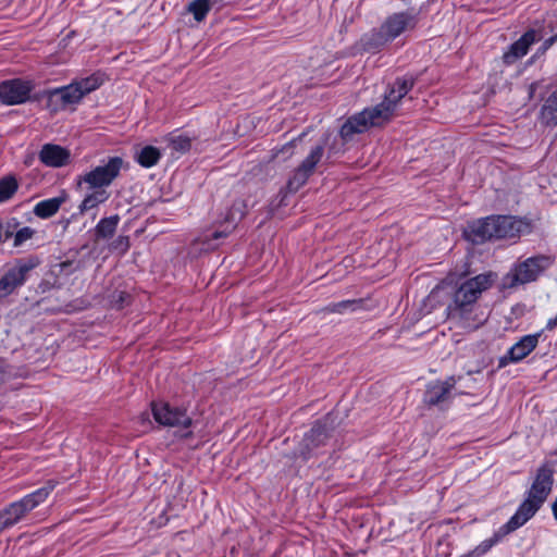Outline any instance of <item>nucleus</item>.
Here are the masks:
<instances>
[{
  "label": "nucleus",
  "mask_w": 557,
  "mask_h": 557,
  "mask_svg": "<svg viewBox=\"0 0 557 557\" xmlns=\"http://www.w3.org/2000/svg\"><path fill=\"white\" fill-rule=\"evenodd\" d=\"M83 99V92L76 82L47 92V108L51 112L64 110L67 106L78 103Z\"/></svg>",
  "instance_id": "15"
},
{
  "label": "nucleus",
  "mask_w": 557,
  "mask_h": 557,
  "mask_svg": "<svg viewBox=\"0 0 557 557\" xmlns=\"http://www.w3.org/2000/svg\"><path fill=\"white\" fill-rule=\"evenodd\" d=\"M547 85L545 84V81H536L529 85V96L530 98H534L535 95L539 92V95L542 97V92L544 89H546Z\"/></svg>",
  "instance_id": "35"
},
{
  "label": "nucleus",
  "mask_w": 557,
  "mask_h": 557,
  "mask_svg": "<svg viewBox=\"0 0 557 557\" xmlns=\"http://www.w3.org/2000/svg\"><path fill=\"white\" fill-rule=\"evenodd\" d=\"M417 15L410 12H398L388 15L380 27L363 34L359 40L366 52H380L388 42L417 26Z\"/></svg>",
  "instance_id": "4"
},
{
  "label": "nucleus",
  "mask_w": 557,
  "mask_h": 557,
  "mask_svg": "<svg viewBox=\"0 0 557 557\" xmlns=\"http://www.w3.org/2000/svg\"><path fill=\"white\" fill-rule=\"evenodd\" d=\"M171 148L180 153L187 152L191 147V138L186 135H176L170 138Z\"/></svg>",
  "instance_id": "31"
},
{
  "label": "nucleus",
  "mask_w": 557,
  "mask_h": 557,
  "mask_svg": "<svg viewBox=\"0 0 557 557\" xmlns=\"http://www.w3.org/2000/svg\"><path fill=\"white\" fill-rule=\"evenodd\" d=\"M88 193L85 195L83 201L78 206V213L84 214L92 209H96L99 205L106 202L110 194L106 189L88 188Z\"/></svg>",
  "instance_id": "21"
},
{
  "label": "nucleus",
  "mask_w": 557,
  "mask_h": 557,
  "mask_svg": "<svg viewBox=\"0 0 557 557\" xmlns=\"http://www.w3.org/2000/svg\"><path fill=\"white\" fill-rule=\"evenodd\" d=\"M554 483L553 469L543 465L537 469L534 481L527 493V497L543 505L549 495Z\"/></svg>",
  "instance_id": "17"
},
{
  "label": "nucleus",
  "mask_w": 557,
  "mask_h": 557,
  "mask_svg": "<svg viewBox=\"0 0 557 557\" xmlns=\"http://www.w3.org/2000/svg\"><path fill=\"white\" fill-rule=\"evenodd\" d=\"M541 336L542 332L522 336L508 349L506 355L499 358L498 368H505L510 363H518L523 360L536 348Z\"/></svg>",
  "instance_id": "16"
},
{
  "label": "nucleus",
  "mask_w": 557,
  "mask_h": 557,
  "mask_svg": "<svg viewBox=\"0 0 557 557\" xmlns=\"http://www.w3.org/2000/svg\"><path fill=\"white\" fill-rule=\"evenodd\" d=\"M123 163L124 161L121 157H111L107 163L79 175L77 185L79 187L87 185V188L106 189L120 175Z\"/></svg>",
  "instance_id": "6"
},
{
  "label": "nucleus",
  "mask_w": 557,
  "mask_h": 557,
  "mask_svg": "<svg viewBox=\"0 0 557 557\" xmlns=\"http://www.w3.org/2000/svg\"><path fill=\"white\" fill-rule=\"evenodd\" d=\"M17 226L18 222L16 219H11L7 222H0L1 242H5L7 239L14 237Z\"/></svg>",
  "instance_id": "32"
},
{
  "label": "nucleus",
  "mask_w": 557,
  "mask_h": 557,
  "mask_svg": "<svg viewBox=\"0 0 557 557\" xmlns=\"http://www.w3.org/2000/svg\"><path fill=\"white\" fill-rule=\"evenodd\" d=\"M18 188L16 178L12 175L4 176L0 180V203L8 201L13 197Z\"/></svg>",
  "instance_id": "29"
},
{
  "label": "nucleus",
  "mask_w": 557,
  "mask_h": 557,
  "mask_svg": "<svg viewBox=\"0 0 557 557\" xmlns=\"http://www.w3.org/2000/svg\"><path fill=\"white\" fill-rule=\"evenodd\" d=\"M37 261L17 260L13 267L0 278V298H5L11 295L16 288L21 287L25 282L27 274L36 268Z\"/></svg>",
  "instance_id": "10"
},
{
  "label": "nucleus",
  "mask_w": 557,
  "mask_h": 557,
  "mask_svg": "<svg viewBox=\"0 0 557 557\" xmlns=\"http://www.w3.org/2000/svg\"><path fill=\"white\" fill-rule=\"evenodd\" d=\"M30 81L22 78L7 79L0 83V101L5 106H16L27 102L34 89Z\"/></svg>",
  "instance_id": "14"
},
{
  "label": "nucleus",
  "mask_w": 557,
  "mask_h": 557,
  "mask_svg": "<svg viewBox=\"0 0 557 557\" xmlns=\"http://www.w3.org/2000/svg\"><path fill=\"white\" fill-rule=\"evenodd\" d=\"M542 507L541 504L527 497L518 507L515 515L503 524V533H511L524 525Z\"/></svg>",
  "instance_id": "19"
},
{
  "label": "nucleus",
  "mask_w": 557,
  "mask_h": 557,
  "mask_svg": "<svg viewBox=\"0 0 557 557\" xmlns=\"http://www.w3.org/2000/svg\"><path fill=\"white\" fill-rule=\"evenodd\" d=\"M39 160L47 166L61 168L69 163L70 152L61 146L46 144L39 152Z\"/></svg>",
  "instance_id": "20"
},
{
  "label": "nucleus",
  "mask_w": 557,
  "mask_h": 557,
  "mask_svg": "<svg viewBox=\"0 0 557 557\" xmlns=\"http://www.w3.org/2000/svg\"><path fill=\"white\" fill-rule=\"evenodd\" d=\"M245 207L243 201H235L225 212L223 220L219 221V228L212 232L211 238L220 239L228 236L237 223L245 216Z\"/></svg>",
  "instance_id": "18"
},
{
  "label": "nucleus",
  "mask_w": 557,
  "mask_h": 557,
  "mask_svg": "<svg viewBox=\"0 0 557 557\" xmlns=\"http://www.w3.org/2000/svg\"><path fill=\"white\" fill-rule=\"evenodd\" d=\"M106 81V75L101 72H96L88 77L81 78L75 81L78 88L83 92V97L98 89L101 85H103Z\"/></svg>",
  "instance_id": "26"
},
{
  "label": "nucleus",
  "mask_w": 557,
  "mask_h": 557,
  "mask_svg": "<svg viewBox=\"0 0 557 557\" xmlns=\"http://www.w3.org/2000/svg\"><path fill=\"white\" fill-rule=\"evenodd\" d=\"M533 221L527 216L491 215L468 225L466 237L474 244L492 239H517L533 232Z\"/></svg>",
  "instance_id": "3"
},
{
  "label": "nucleus",
  "mask_w": 557,
  "mask_h": 557,
  "mask_svg": "<svg viewBox=\"0 0 557 557\" xmlns=\"http://www.w3.org/2000/svg\"><path fill=\"white\" fill-rule=\"evenodd\" d=\"M129 248V238L128 236H119L112 243V249L120 250L121 252H125Z\"/></svg>",
  "instance_id": "36"
},
{
  "label": "nucleus",
  "mask_w": 557,
  "mask_h": 557,
  "mask_svg": "<svg viewBox=\"0 0 557 557\" xmlns=\"http://www.w3.org/2000/svg\"><path fill=\"white\" fill-rule=\"evenodd\" d=\"M540 121L546 126L557 125V89L544 100L540 111Z\"/></svg>",
  "instance_id": "22"
},
{
  "label": "nucleus",
  "mask_w": 557,
  "mask_h": 557,
  "mask_svg": "<svg viewBox=\"0 0 557 557\" xmlns=\"http://www.w3.org/2000/svg\"><path fill=\"white\" fill-rule=\"evenodd\" d=\"M64 201L65 197L63 196L41 200L36 203L33 212L40 219H49L59 211Z\"/></svg>",
  "instance_id": "23"
},
{
  "label": "nucleus",
  "mask_w": 557,
  "mask_h": 557,
  "mask_svg": "<svg viewBox=\"0 0 557 557\" xmlns=\"http://www.w3.org/2000/svg\"><path fill=\"white\" fill-rule=\"evenodd\" d=\"M34 234H35V231L29 226H24L20 230H16L15 235L13 237L14 238L13 246L14 247L22 246L26 240L30 239Z\"/></svg>",
  "instance_id": "33"
},
{
  "label": "nucleus",
  "mask_w": 557,
  "mask_h": 557,
  "mask_svg": "<svg viewBox=\"0 0 557 557\" xmlns=\"http://www.w3.org/2000/svg\"><path fill=\"white\" fill-rule=\"evenodd\" d=\"M161 158V152L157 147L153 146H145L136 153V161L143 168H151L156 165Z\"/></svg>",
  "instance_id": "25"
},
{
  "label": "nucleus",
  "mask_w": 557,
  "mask_h": 557,
  "mask_svg": "<svg viewBox=\"0 0 557 557\" xmlns=\"http://www.w3.org/2000/svg\"><path fill=\"white\" fill-rule=\"evenodd\" d=\"M324 153L323 145H317L307 156V158L300 163V165L294 171L292 176L288 178L286 189L288 193L298 191L312 175L317 164L321 161Z\"/></svg>",
  "instance_id": "13"
},
{
  "label": "nucleus",
  "mask_w": 557,
  "mask_h": 557,
  "mask_svg": "<svg viewBox=\"0 0 557 557\" xmlns=\"http://www.w3.org/2000/svg\"><path fill=\"white\" fill-rule=\"evenodd\" d=\"M55 484L49 481L45 486L27 494L22 499L10 504L3 511L10 527L17 523L28 511L44 503L49 494L53 491Z\"/></svg>",
  "instance_id": "7"
},
{
  "label": "nucleus",
  "mask_w": 557,
  "mask_h": 557,
  "mask_svg": "<svg viewBox=\"0 0 557 557\" xmlns=\"http://www.w3.org/2000/svg\"><path fill=\"white\" fill-rule=\"evenodd\" d=\"M546 34L543 24H535L508 47L507 51L503 54V62L506 65L516 63L529 52L531 45L543 40Z\"/></svg>",
  "instance_id": "9"
},
{
  "label": "nucleus",
  "mask_w": 557,
  "mask_h": 557,
  "mask_svg": "<svg viewBox=\"0 0 557 557\" xmlns=\"http://www.w3.org/2000/svg\"><path fill=\"white\" fill-rule=\"evenodd\" d=\"M7 528H10V524H8L7 518L3 517V513L0 512V532Z\"/></svg>",
  "instance_id": "38"
},
{
  "label": "nucleus",
  "mask_w": 557,
  "mask_h": 557,
  "mask_svg": "<svg viewBox=\"0 0 557 557\" xmlns=\"http://www.w3.org/2000/svg\"><path fill=\"white\" fill-rule=\"evenodd\" d=\"M295 140H290L284 146V150L289 151L292 147L294 146Z\"/></svg>",
  "instance_id": "41"
},
{
  "label": "nucleus",
  "mask_w": 557,
  "mask_h": 557,
  "mask_svg": "<svg viewBox=\"0 0 557 557\" xmlns=\"http://www.w3.org/2000/svg\"><path fill=\"white\" fill-rule=\"evenodd\" d=\"M152 414L154 420L162 426L174 428L182 438H189L193 435L190 430L193 418L187 414V410L182 407L173 406L169 403H152Z\"/></svg>",
  "instance_id": "5"
},
{
  "label": "nucleus",
  "mask_w": 557,
  "mask_h": 557,
  "mask_svg": "<svg viewBox=\"0 0 557 557\" xmlns=\"http://www.w3.org/2000/svg\"><path fill=\"white\" fill-rule=\"evenodd\" d=\"M414 78L411 75L397 77L391 84L382 102L374 107L363 109L361 112L348 117L342 125L339 135L344 141H348L356 134H361L372 126H379L391 120L399 101L413 88Z\"/></svg>",
  "instance_id": "1"
},
{
  "label": "nucleus",
  "mask_w": 557,
  "mask_h": 557,
  "mask_svg": "<svg viewBox=\"0 0 557 557\" xmlns=\"http://www.w3.org/2000/svg\"><path fill=\"white\" fill-rule=\"evenodd\" d=\"M362 305V300L357 299H348V300H342L338 302L330 304L325 307L326 312L331 313H346V312H354L357 309H359Z\"/></svg>",
  "instance_id": "28"
},
{
  "label": "nucleus",
  "mask_w": 557,
  "mask_h": 557,
  "mask_svg": "<svg viewBox=\"0 0 557 557\" xmlns=\"http://www.w3.org/2000/svg\"><path fill=\"white\" fill-rule=\"evenodd\" d=\"M455 386V376H449L445 381L430 382L423 395L424 404L441 409L447 408L454 398Z\"/></svg>",
  "instance_id": "12"
},
{
  "label": "nucleus",
  "mask_w": 557,
  "mask_h": 557,
  "mask_svg": "<svg viewBox=\"0 0 557 557\" xmlns=\"http://www.w3.org/2000/svg\"><path fill=\"white\" fill-rule=\"evenodd\" d=\"M329 420L330 418L326 417L323 421L315 422L310 431L305 434L296 453L304 461L314 456L315 450L325 445L326 441L330 438L331 423H329Z\"/></svg>",
  "instance_id": "8"
},
{
  "label": "nucleus",
  "mask_w": 557,
  "mask_h": 557,
  "mask_svg": "<svg viewBox=\"0 0 557 557\" xmlns=\"http://www.w3.org/2000/svg\"><path fill=\"white\" fill-rule=\"evenodd\" d=\"M131 296L125 292H120L116 296H113V302L117 308H123L125 304H128Z\"/></svg>",
  "instance_id": "37"
},
{
  "label": "nucleus",
  "mask_w": 557,
  "mask_h": 557,
  "mask_svg": "<svg viewBox=\"0 0 557 557\" xmlns=\"http://www.w3.org/2000/svg\"><path fill=\"white\" fill-rule=\"evenodd\" d=\"M119 222H120V216L117 214L101 219L95 227L96 238L97 239L111 238L116 231Z\"/></svg>",
  "instance_id": "24"
},
{
  "label": "nucleus",
  "mask_w": 557,
  "mask_h": 557,
  "mask_svg": "<svg viewBox=\"0 0 557 557\" xmlns=\"http://www.w3.org/2000/svg\"><path fill=\"white\" fill-rule=\"evenodd\" d=\"M7 380V371L4 367L0 363V384H2Z\"/></svg>",
  "instance_id": "39"
},
{
  "label": "nucleus",
  "mask_w": 557,
  "mask_h": 557,
  "mask_svg": "<svg viewBox=\"0 0 557 557\" xmlns=\"http://www.w3.org/2000/svg\"><path fill=\"white\" fill-rule=\"evenodd\" d=\"M492 284L493 275L482 273L458 285L446 307L448 320L468 332L478 330L484 320L476 313V300Z\"/></svg>",
  "instance_id": "2"
},
{
  "label": "nucleus",
  "mask_w": 557,
  "mask_h": 557,
  "mask_svg": "<svg viewBox=\"0 0 557 557\" xmlns=\"http://www.w3.org/2000/svg\"><path fill=\"white\" fill-rule=\"evenodd\" d=\"M553 262L554 259L547 255L532 256L515 267L513 282L519 284L534 282Z\"/></svg>",
  "instance_id": "11"
},
{
  "label": "nucleus",
  "mask_w": 557,
  "mask_h": 557,
  "mask_svg": "<svg viewBox=\"0 0 557 557\" xmlns=\"http://www.w3.org/2000/svg\"><path fill=\"white\" fill-rule=\"evenodd\" d=\"M188 11L197 22L203 21L210 11L209 0H194L189 3Z\"/></svg>",
  "instance_id": "30"
},
{
  "label": "nucleus",
  "mask_w": 557,
  "mask_h": 557,
  "mask_svg": "<svg viewBox=\"0 0 557 557\" xmlns=\"http://www.w3.org/2000/svg\"><path fill=\"white\" fill-rule=\"evenodd\" d=\"M557 41V34L544 39L543 44L537 48L536 52L532 57V60L536 57L544 55L546 51Z\"/></svg>",
  "instance_id": "34"
},
{
  "label": "nucleus",
  "mask_w": 557,
  "mask_h": 557,
  "mask_svg": "<svg viewBox=\"0 0 557 557\" xmlns=\"http://www.w3.org/2000/svg\"><path fill=\"white\" fill-rule=\"evenodd\" d=\"M503 525L494 533V535L490 539L484 540L480 543L473 550H471V555L473 557H482L485 555L494 545L500 542L506 535L509 533H503Z\"/></svg>",
  "instance_id": "27"
},
{
  "label": "nucleus",
  "mask_w": 557,
  "mask_h": 557,
  "mask_svg": "<svg viewBox=\"0 0 557 557\" xmlns=\"http://www.w3.org/2000/svg\"><path fill=\"white\" fill-rule=\"evenodd\" d=\"M557 325V315L554 319L548 320L546 327L548 330L554 329Z\"/></svg>",
  "instance_id": "40"
}]
</instances>
